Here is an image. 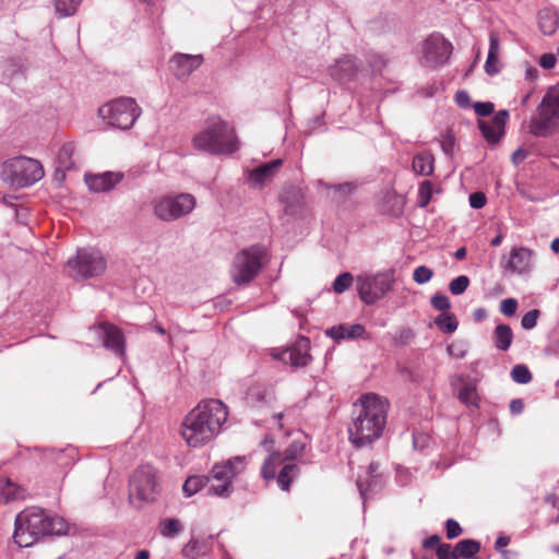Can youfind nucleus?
<instances>
[{"mask_svg": "<svg viewBox=\"0 0 559 559\" xmlns=\"http://www.w3.org/2000/svg\"><path fill=\"white\" fill-rule=\"evenodd\" d=\"M527 157V152L525 150L519 148L512 154V160L514 163H519Z\"/></svg>", "mask_w": 559, "mask_h": 559, "instance_id": "64", "label": "nucleus"}, {"mask_svg": "<svg viewBox=\"0 0 559 559\" xmlns=\"http://www.w3.org/2000/svg\"><path fill=\"white\" fill-rule=\"evenodd\" d=\"M284 462L285 461L283 460L282 455L278 452L270 454L262 465V477L266 480L274 479L276 476L277 467Z\"/></svg>", "mask_w": 559, "mask_h": 559, "instance_id": "34", "label": "nucleus"}, {"mask_svg": "<svg viewBox=\"0 0 559 559\" xmlns=\"http://www.w3.org/2000/svg\"><path fill=\"white\" fill-rule=\"evenodd\" d=\"M538 26L545 35H552L559 26V15L557 11L545 8L538 12Z\"/></svg>", "mask_w": 559, "mask_h": 559, "instance_id": "30", "label": "nucleus"}, {"mask_svg": "<svg viewBox=\"0 0 559 559\" xmlns=\"http://www.w3.org/2000/svg\"><path fill=\"white\" fill-rule=\"evenodd\" d=\"M539 64L544 69H552L556 64V57L552 53H545L540 57Z\"/></svg>", "mask_w": 559, "mask_h": 559, "instance_id": "58", "label": "nucleus"}, {"mask_svg": "<svg viewBox=\"0 0 559 559\" xmlns=\"http://www.w3.org/2000/svg\"><path fill=\"white\" fill-rule=\"evenodd\" d=\"M193 409L200 414V417H203L202 420L204 423L207 421L219 431H222L228 418L227 406L221 400H203Z\"/></svg>", "mask_w": 559, "mask_h": 559, "instance_id": "17", "label": "nucleus"}, {"mask_svg": "<svg viewBox=\"0 0 559 559\" xmlns=\"http://www.w3.org/2000/svg\"><path fill=\"white\" fill-rule=\"evenodd\" d=\"M443 88H444V85L442 82H435L432 85L426 87L425 95L429 96V97L435 96L439 92L443 91Z\"/></svg>", "mask_w": 559, "mask_h": 559, "instance_id": "60", "label": "nucleus"}, {"mask_svg": "<svg viewBox=\"0 0 559 559\" xmlns=\"http://www.w3.org/2000/svg\"><path fill=\"white\" fill-rule=\"evenodd\" d=\"M1 175L11 186L23 188L39 181L44 177V169L34 158L16 156L3 163Z\"/></svg>", "mask_w": 559, "mask_h": 559, "instance_id": "6", "label": "nucleus"}, {"mask_svg": "<svg viewBox=\"0 0 559 559\" xmlns=\"http://www.w3.org/2000/svg\"><path fill=\"white\" fill-rule=\"evenodd\" d=\"M452 51V44L441 33L430 34L421 44V58L432 68L448 62Z\"/></svg>", "mask_w": 559, "mask_h": 559, "instance_id": "14", "label": "nucleus"}, {"mask_svg": "<svg viewBox=\"0 0 559 559\" xmlns=\"http://www.w3.org/2000/svg\"><path fill=\"white\" fill-rule=\"evenodd\" d=\"M210 478L202 475L190 476L185 481L182 489L187 497H191L202 489H206Z\"/></svg>", "mask_w": 559, "mask_h": 559, "instance_id": "35", "label": "nucleus"}, {"mask_svg": "<svg viewBox=\"0 0 559 559\" xmlns=\"http://www.w3.org/2000/svg\"><path fill=\"white\" fill-rule=\"evenodd\" d=\"M359 67L355 61V58L349 55H345L334 64L329 68L331 78L341 84L354 81L358 74Z\"/></svg>", "mask_w": 559, "mask_h": 559, "instance_id": "23", "label": "nucleus"}, {"mask_svg": "<svg viewBox=\"0 0 559 559\" xmlns=\"http://www.w3.org/2000/svg\"><path fill=\"white\" fill-rule=\"evenodd\" d=\"M70 275L75 280L97 277L106 271L107 262L95 248H80L76 255L68 260Z\"/></svg>", "mask_w": 559, "mask_h": 559, "instance_id": "9", "label": "nucleus"}, {"mask_svg": "<svg viewBox=\"0 0 559 559\" xmlns=\"http://www.w3.org/2000/svg\"><path fill=\"white\" fill-rule=\"evenodd\" d=\"M202 55L175 53L169 60V69L179 79H187L203 62Z\"/></svg>", "mask_w": 559, "mask_h": 559, "instance_id": "18", "label": "nucleus"}, {"mask_svg": "<svg viewBox=\"0 0 559 559\" xmlns=\"http://www.w3.org/2000/svg\"><path fill=\"white\" fill-rule=\"evenodd\" d=\"M123 178L122 173L106 171L103 174L86 175L85 182L93 192H107Z\"/></svg>", "mask_w": 559, "mask_h": 559, "instance_id": "25", "label": "nucleus"}, {"mask_svg": "<svg viewBox=\"0 0 559 559\" xmlns=\"http://www.w3.org/2000/svg\"><path fill=\"white\" fill-rule=\"evenodd\" d=\"M325 335L332 338L334 342L340 343L342 341H356V340H369L370 334L366 328L360 323L349 324L341 323L333 325L325 331Z\"/></svg>", "mask_w": 559, "mask_h": 559, "instance_id": "19", "label": "nucleus"}, {"mask_svg": "<svg viewBox=\"0 0 559 559\" xmlns=\"http://www.w3.org/2000/svg\"><path fill=\"white\" fill-rule=\"evenodd\" d=\"M141 108L131 97L114 99L98 109V115L111 127L128 130L141 115Z\"/></svg>", "mask_w": 559, "mask_h": 559, "instance_id": "8", "label": "nucleus"}, {"mask_svg": "<svg viewBox=\"0 0 559 559\" xmlns=\"http://www.w3.org/2000/svg\"><path fill=\"white\" fill-rule=\"evenodd\" d=\"M370 66L373 68V70L380 71L384 64L385 61L382 57L373 56L372 59L369 60Z\"/></svg>", "mask_w": 559, "mask_h": 559, "instance_id": "63", "label": "nucleus"}, {"mask_svg": "<svg viewBox=\"0 0 559 559\" xmlns=\"http://www.w3.org/2000/svg\"><path fill=\"white\" fill-rule=\"evenodd\" d=\"M247 459L237 455L224 463H216L211 471V478L206 487V495L228 498L233 491V480L245 471Z\"/></svg>", "mask_w": 559, "mask_h": 559, "instance_id": "5", "label": "nucleus"}, {"mask_svg": "<svg viewBox=\"0 0 559 559\" xmlns=\"http://www.w3.org/2000/svg\"><path fill=\"white\" fill-rule=\"evenodd\" d=\"M533 251L525 247H514L508 258H503L501 265L504 270L523 274L531 269Z\"/></svg>", "mask_w": 559, "mask_h": 559, "instance_id": "22", "label": "nucleus"}, {"mask_svg": "<svg viewBox=\"0 0 559 559\" xmlns=\"http://www.w3.org/2000/svg\"><path fill=\"white\" fill-rule=\"evenodd\" d=\"M511 377L513 381L526 384L532 380V373L525 365H516L512 368Z\"/></svg>", "mask_w": 559, "mask_h": 559, "instance_id": "45", "label": "nucleus"}, {"mask_svg": "<svg viewBox=\"0 0 559 559\" xmlns=\"http://www.w3.org/2000/svg\"><path fill=\"white\" fill-rule=\"evenodd\" d=\"M308 349L309 340L302 337L295 345L280 350L275 357L284 364H289L293 367H305L310 361Z\"/></svg>", "mask_w": 559, "mask_h": 559, "instance_id": "20", "label": "nucleus"}, {"mask_svg": "<svg viewBox=\"0 0 559 559\" xmlns=\"http://www.w3.org/2000/svg\"><path fill=\"white\" fill-rule=\"evenodd\" d=\"M454 547L450 544H440L436 549V555L438 559H447V557L451 554Z\"/></svg>", "mask_w": 559, "mask_h": 559, "instance_id": "57", "label": "nucleus"}, {"mask_svg": "<svg viewBox=\"0 0 559 559\" xmlns=\"http://www.w3.org/2000/svg\"><path fill=\"white\" fill-rule=\"evenodd\" d=\"M403 206V197L397 194L393 189L386 188L382 191L378 201V209L381 213L397 216L402 213Z\"/></svg>", "mask_w": 559, "mask_h": 559, "instance_id": "27", "label": "nucleus"}, {"mask_svg": "<svg viewBox=\"0 0 559 559\" xmlns=\"http://www.w3.org/2000/svg\"><path fill=\"white\" fill-rule=\"evenodd\" d=\"M266 251L262 246H251L238 252L233 261L230 275L235 284H249L261 271Z\"/></svg>", "mask_w": 559, "mask_h": 559, "instance_id": "7", "label": "nucleus"}, {"mask_svg": "<svg viewBox=\"0 0 559 559\" xmlns=\"http://www.w3.org/2000/svg\"><path fill=\"white\" fill-rule=\"evenodd\" d=\"M455 146V138L451 132L442 135L441 147L447 155L452 154Z\"/></svg>", "mask_w": 559, "mask_h": 559, "instance_id": "54", "label": "nucleus"}, {"mask_svg": "<svg viewBox=\"0 0 559 559\" xmlns=\"http://www.w3.org/2000/svg\"><path fill=\"white\" fill-rule=\"evenodd\" d=\"M492 340L497 349L506 352L513 342V331L508 324H498L493 331Z\"/></svg>", "mask_w": 559, "mask_h": 559, "instance_id": "31", "label": "nucleus"}, {"mask_svg": "<svg viewBox=\"0 0 559 559\" xmlns=\"http://www.w3.org/2000/svg\"><path fill=\"white\" fill-rule=\"evenodd\" d=\"M524 409V403L521 399L512 400L510 403V411L512 414H521Z\"/></svg>", "mask_w": 559, "mask_h": 559, "instance_id": "62", "label": "nucleus"}, {"mask_svg": "<svg viewBox=\"0 0 559 559\" xmlns=\"http://www.w3.org/2000/svg\"><path fill=\"white\" fill-rule=\"evenodd\" d=\"M540 317V311L538 309H533L528 312H526L522 320L521 325L525 330H532L536 326L537 320Z\"/></svg>", "mask_w": 559, "mask_h": 559, "instance_id": "48", "label": "nucleus"}, {"mask_svg": "<svg viewBox=\"0 0 559 559\" xmlns=\"http://www.w3.org/2000/svg\"><path fill=\"white\" fill-rule=\"evenodd\" d=\"M1 493L4 496L5 500H14L16 499V495L14 492L15 485L11 483L9 478L2 480L0 483Z\"/></svg>", "mask_w": 559, "mask_h": 559, "instance_id": "52", "label": "nucleus"}, {"mask_svg": "<svg viewBox=\"0 0 559 559\" xmlns=\"http://www.w3.org/2000/svg\"><path fill=\"white\" fill-rule=\"evenodd\" d=\"M469 285V278L466 275H460L451 281L449 289L453 295L463 294Z\"/></svg>", "mask_w": 559, "mask_h": 559, "instance_id": "47", "label": "nucleus"}, {"mask_svg": "<svg viewBox=\"0 0 559 559\" xmlns=\"http://www.w3.org/2000/svg\"><path fill=\"white\" fill-rule=\"evenodd\" d=\"M457 397L466 406H477L478 394L476 385L472 382H465L459 390Z\"/></svg>", "mask_w": 559, "mask_h": 559, "instance_id": "37", "label": "nucleus"}, {"mask_svg": "<svg viewBox=\"0 0 559 559\" xmlns=\"http://www.w3.org/2000/svg\"><path fill=\"white\" fill-rule=\"evenodd\" d=\"M441 543V538L439 535H431L430 537L426 538L423 543V547L425 548H433L438 547Z\"/></svg>", "mask_w": 559, "mask_h": 559, "instance_id": "61", "label": "nucleus"}, {"mask_svg": "<svg viewBox=\"0 0 559 559\" xmlns=\"http://www.w3.org/2000/svg\"><path fill=\"white\" fill-rule=\"evenodd\" d=\"M455 102L460 107H468L471 98L466 91H459L455 95Z\"/></svg>", "mask_w": 559, "mask_h": 559, "instance_id": "59", "label": "nucleus"}, {"mask_svg": "<svg viewBox=\"0 0 559 559\" xmlns=\"http://www.w3.org/2000/svg\"><path fill=\"white\" fill-rule=\"evenodd\" d=\"M182 530L183 526L177 519H166L159 524V532L166 538L176 537Z\"/></svg>", "mask_w": 559, "mask_h": 559, "instance_id": "40", "label": "nucleus"}, {"mask_svg": "<svg viewBox=\"0 0 559 559\" xmlns=\"http://www.w3.org/2000/svg\"><path fill=\"white\" fill-rule=\"evenodd\" d=\"M386 484V477L379 471V464L371 462L365 472V476L359 475L357 478V487L359 490L362 504L381 492Z\"/></svg>", "mask_w": 559, "mask_h": 559, "instance_id": "15", "label": "nucleus"}, {"mask_svg": "<svg viewBox=\"0 0 559 559\" xmlns=\"http://www.w3.org/2000/svg\"><path fill=\"white\" fill-rule=\"evenodd\" d=\"M103 346L120 358L126 356V338L123 332L115 324L103 322L91 328Z\"/></svg>", "mask_w": 559, "mask_h": 559, "instance_id": "16", "label": "nucleus"}, {"mask_svg": "<svg viewBox=\"0 0 559 559\" xmlns=\"http://www.w3.org/2000/svg\"><path fill=\"white\" fill-rule=\"evenodd\" d=\"M392 285L393 277L389 272L362 274L356 278L357 293L366 305H373L383 298L391 290Z\"/></svg>", "mask_w": 559, "mask_h": 559, "instance_id": "12", "label": "nucleus"}, {"mask_svg": "<svg viewBox=\"0 0 559 559\" xmlns=\"http://www.w3.org/2000/svg\"><path fill=\"white\" fill-rule=\"evenodd\" d=\"M399 373L405 382H413L415 379V371L405 364L399 366Z\"/></svg>", "mask_w": 559, "mask_h": 559, "instance_id": "56", "label": "nucleus"}, {"mask_svg": "<svg viewBox=\"0 0 559 559\" xmlns=\"http://www.w3.org/2000/svg\"><path fill=\"white\" fill-rule=\"evenodd\" d=\"M469 204L473 209H481L486 204V197L483 192H474L469 195Z\"/></svg>", "mask_w": 559, "mask_h": 559, "instance_id": "55", "label": "nucleus"}, {"mask_svg": "<svg viewBox=\"0 0 559 559\" xmlns=\"http://www.w3.org/2000/svg\"><path fill=\"white\" fill-rule=\"evenodd\" d=\"M445 531H447V537L449 539L456 538L463 532L462 527L460 526V524L455 520H453V519H449L445 522Z\"/></svg>", "mask_w": 559, "mask_h": 559, "instance_id": "51", "label": "nucleus"}, {"mask_svg": "<svg viewBox=\"0 0 559 559\" xmlns=\"http://www.w3.org/2000/svg\"><path fill=\"white\" fill-rule=\"evenodd\" d=\"M500 40L495 32L489 34V50L485 62V72L488 75H496L500 71Z\"/></svg>", "mask_w": 559, "mask_h": 559, "instance_id": "28", "label": "nucleus"}, {"mask_svg": "<svg viewBox=\"0 0 559 559\" xmlns=\"http://www.w3.org/2000/svg\"><path fill=\"white\" fill-rule=\"evenodd\" d=\"M416 471H417L416 468H414V471H412L409 468L399 466L396 468V476H395V480H396L397 485L401 487H405V486L409 485L413 481V479L415 478Z\"/></svg>", "mask_w": 559, "mask_h": 559, "instance_id": "46", "label": "nucleus"}, {"mask_svg": "<svg viewBox=\"0 0 559 559\" xmlns=\"http://www.w3.org/2000/svg\"><path fill=\"white\" fill-rule=\"evenodd\" d=\"M199 413L191 409L182 420L181 436L189 447L199 448L217 437L221 431L202 420Z\"/></svg>", "mask_w": 559, "mask_h": 559, "instance_id": "11", "label": "nucleus"}, {"mask_svg": "<svg viewBox=\"0 0 559 559\" xmlns=\"http://www.w3.org/2000/svg\"><path fill=\"white\" fill-rule=\"evenodd\" d=\"M528 128L539 138H547L559 128V83L548 88Z\"/></svg>", "mask_w": 559, "mask_h": 559, "instance_id": "4", "label": "nucleus"}, {"mask_svg": "<svg viewBox=\"0 0 559 559\" xmlns=\"http://www.w3.org/2000/svg\"><path fill=\"white\" fill-rule=\"evenodd\" d=\"M82 0H53L56 14L59 17L72 16L76 13Z\"/></svg>", "mask_w": 559, "mask_h": 559, "instance_id": "36", "label": "nucleus"}, {"mask_svg": "<svg viewBox=\"0 0 559 559\" xmlns=\"http://www.w3.org/2000/svg\"><path fill=\"white\" fill-rule=\"evenodd\" d=\"M454 548L461 558L469 559L480 550V544L474 539H463Z\"/></svg>", "mask_w": 559, "mask_h": 559, "instance_id": "38", "label": "nucleus"}, {"mask_svg": "<svg viewBox=\"0 0 559 559\" xmlns=\"http://www.w3.org/2000/svg\"><path fill=\"white\" fill-rule=\"evenodd\" d=\"M509 119L508 110H499L491 120H480L478 127L483 136L489 144H497L504 134V127Z\"/></svg>", "mask_w": 559, "mask_h": 559, "instance_id": "21", "label": "nucleus"}, {"mask_svg": "<svg viewBox=\"0 0 559 559\" xmlns=\"http://www.w3.org/2000/svg\"><path fill=\"white\" fill-rule=\"evenodd\" d=\"M389 413V401L376 393L362 394L354 404L348 425V440L357 449L381 438Z\"/></svg>", "mask_w": 559, "mask_h": 559, "instance_id": "1", "label": "nucleus"}, {"mask_svg": "<svg viewBox=\"0 0 559 559\" xmlns=\"http://www.w3.org/2000/svg\"><path fill=\"white\" fill-rule=\"evenodd\" d=\"M213 537H191L181 549V556L186 559H198L207 556L212 550Z\"/></svg>", "mask_w": 559, "mask_h": 559, "instance_id": "26", "label": "nucleus"}, {"mask_svg": "<svg viewBox=\"0 0 559 559\" xmlns=\"http://www.w3.org/2000/svg\"><path fill=\"white\" fill-rule=\"evenodd\" d=\"M518 300L514 298H507L500 304V311L507 317H512L515 314L518 309Z\"/></svg>", "mask_w": 559, "mask_h": 559, "instance_id": "50", "label": "nucleus"}, {"mask_svg": "<svg viewBox=\"0 0 559 559\" xmlns=\"http://www.w3.org/2000/svg\"><path fill=\"white\" fill-rule=\"evenodd\" d=\"M193 147L212 155L230 154L238 148L234 131L218 117L205 121L204 127L193 135Z\"/></svg>", "mask_w": 559, "mask_h": 559, "instance_id": "3", "label": "nucleus"}, {"mask_svg": "<svg viewBox=\"0 0 559 559\" xmlns=\"http://www.w3.org/2000/svg\"><path fill=\"white\" fill-rule=\"evenodd\" d=\"M283 165V159L277 158L264 163L248 174V182L253 188H262L266 182L273 179L280 167Z\"/></svg>", "mask_w": 559, "mask_h": 559, "instance_id": "24", "label": "nucleus"}, {"mask_svg": "<svg viewBox=\"0 0 559 559\" xmlns=\"http://www.w3.org/2000/svg\"><path fill=\"white\" fill-rule=\"evenodd\" d=\"M354 277L350 273L344 272L336 276L333 282V290L336 294H343L346 292L353 284Z\"/></svg>", "mask_w": 559, "mask_h": 559, "instance_id": "44", "label": "nucleus"}, {"mask_svg": "<svg viewBox=\"0 0 559 559\" xmlns=\"http://www.w3.org/2000/svg\"><path fill=\"white\" fill-rule=\"evenodd\" d=\"M249 397L258 404L270 403L272 401V392L263 386H253L249 390Z\"/></svg>", "mask_w": 559, "mask_h": 559, "instance_id": "43", "label": "nucleus"}, {"mask_svg": "<svg viewBox=\"0 0 559 559\" xmlns=\"http://www.w3.org/2000/svg\"><path fill=\"white\" fill-rule=\"evenodd\" d=\"M13 539L20 547L32 546L39 537L64 535L68 523L58 515H50L44 509L31 507L15 518Z\"/></svg>", "mask_w": 559, "mask_h": 559, "instance_id": "2", "label": "nucleus"}, {"mask_svg": "<svg viewBox=\"0 0 559 559\" xmlns=\"http://www.w3.org/2000/svg\"><path fill=\"white\" fill-rule=\"evenodd\" d=\"M74 152V145L72 143L63 144L58 152L57 155V168H56V178L60 176V179H64V171L73 168L74 163L72 160V155Z\"/></svg>", "mask_w": 559, "mask_h": 559, "instance_id": "29", "label": "nucleus"}, {"mask_svg": "<svg viewBox=\"0 0 559 559\" xmlns=\"http://www.w3.org/2000/svg\"><path fill=\"white\" fill-rule=\"evenodd\" d=\"M156 471L151 465H142L134 471L130 478L129 497L133 501L151 502L157 495Z\"/></svg>", "mask_w": 559, "mask_h": 559, "instance_id": "13", "label": "nucleus"}, {"mask_svg": "<svg viewBox=\"0 0 559 559\" xmlns=\"http://www.w3.org/2000/svg\"><path fill=\"white\" fill-rule=\"evenodd\" d=\"M305 449L306 444L302 441L295 440L286 448L282 457L285 462L292 463L304 453Z\"/></svg>", "mask_w": 559, "mask_h": 559, "instance_id": "42", "label": "nucleus"}, {"mask_svg": "<svg viewBox=\"0 0 559 559\" xmlns=\"http://www.w3.org/2000/svg\"><path fill=\"white\" fill-rule=\"evenodd\" d=\"M386 336L390 337L392 344L395 347H404L413 343L416 338V334L411 329H402L397 333L392 334L388 333Z\"/></svg>", "mask_w": 559, "mask_h": 559, "instance_id": "39", "label": "nucleus"}, {"mask_svg": "<svg viewBox=\"0 0 559 559\" xmlns=\"http://www.w3.org/2000/svg\"><path fill=\"white\" fill-rule=\"evenodd\" d=\"M440 185L433 183L430 180L421 181V207L426 206L431 200L432 195L441 193Z\"/></svg>", "mask_w": 559, "mask_h": 559, "instance_id": "41", "label": "nucleus"}, {"mask_svg": "<svg viewBox=\"0 0 559 559\" xmlns=\"http://www.w3.org/2000/svg\"><path fill=\"white\" fill-rule=\"evenodd\" d=\"M195 205L194 195L186 192L159 197L152 202L154 214L164 222H173L190 214Z\"/></svg>", "mask_w": 559, "mask_h": 559, "instance_id": "10", "label": "nucleus"}, {"mask_svg": "<svg viewBox=\"0 0 559 559\" xmlns=\"http://www.w3.org/2000/svg\"><path fill=\"white\" fill-rule=\"evenodd\" d=\"M298 474L299 467L297 464L285 463L276 477L278 487L284 491L289 490L292 481L298 476Z\"/></svg>", "mask_w": 559, "mask_h": 559, "instance_id": "32", "label": "nucleus"}, {"mask_svg": "<svg viewBox=\"0 0 559 559\" xmlns=\"http://www.w3.org/2000/svg\"><path fill=\"white\" fill-rule=\"evenodd\" d=\"M431 305L441 312H448L451 304L445 295L437 294L431 298Z\"/></svg>", "mask_w": 559, "mask_h": 559, "instance_id": "49", "label": "nucleus"}, {"mask_svg": "<svg viewBox=\"0 0 559 559\" xmlns=\"http://www.w3.org/2000/svg\"><path fill=\"white\" fill-rule=\"evenodd\" d=\"M474 110L480 117H488L493 112L495 106L490 102H486V103L478 102V103L474 104Z\"/></svg>", "mask_w": 559, "mask_h": 559, "instance_id": "53", "label": "nucleus"}, {"mask_svg": "<svg viewBox=\"0 0 559 559\" xmlns=\"http://www.w3.org/2000/svg\"><path fill=\"white\" fill-rule=\"evenodd\" d=\"M436 326L445 334H452L457 330L459 321L453 313L441 312L433 320Z\"/></svg>", "mask_w": 559, "mask_h": 559, "instance_id": "33", "label": "nucleus"}]
</instances>
